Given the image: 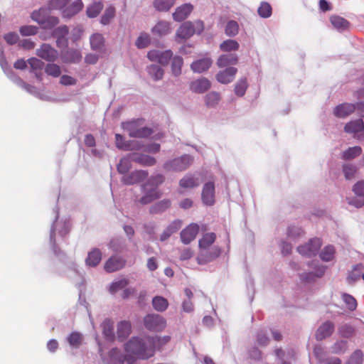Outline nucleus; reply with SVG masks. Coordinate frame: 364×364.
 Here are the masks:
<instances>
[{"label":"nucleus","instance_id":"1a4fd4ad","mask_svg":"<svg viewBox=\"0 0 364 364\" xmlns=\"http://www.w3.org/2000/svg\"><path fill=\"white\" fill-rule=\"evenodd\" d=\"M221 249L218 246L207 247L205 250H199L197 257V262L199 264H205L213 262L221 255Z\"/></svg>","mask_w":364,"mask_h":364},{"label":"nucleus","instance_id":"aec40b11","mask_svg":"<svg viewBox=\"0 0 364 364\" xmlns=\"http://www.w3.org/2000/svg\"><path fill=\"white\" fill-rule=\"evenodd\" d=\"M353 193L360 198L349 201V204L353 205L356 208H360L364 205V180L358 181L353 186Z\"/></svg>","mask_w":364,"mask_h":364},{"label":"nucleus","instance_id":"ddd939ff","mask_svg":"<svg viewBox=\"0 0 364 364\" xmlns=\"http://www.w3.org/2000/svg\"><path fill=\"white\" fill-rule=\"evenodd\" d=\"M36 55L48 62H54L58 58V50L48 43H43L36 50Z\"/></svg>","mask_w":364,"mask_h":364},{"label":"nucleus","instance_id":"f257e3e1","mask_svg":"<svg viewBox=\"0 0 364 364\" xmlns=\"http://www.w3.org/2000/svg\"><path fill=\"white\" fill-rule=\"evenodd\" d=\"M149 336H134L124 345L125 354L114 348L109 352L111 361L114 364H135L138 359L147 360L154 355V347Z\"/></svg>","mask_w":364,"mask_h":364},{"label":"nucleus","instance_id":"bb28decb","mask_svg":"<svg viewBox=\"0 0 364 364\" xmlns=\"http://www.w3.org/2000/svg\"><path fill=\"white\" fill-rule=\"evenodd\" d=\"M132 333V325L129 321H122L117 324V337L123 341L126 339Z\"/></svg>","mask_w":364,"mask_h":364},{"label":"nucleus","instance_id":"864d4df0","mask_svg":"<svg viewBox=\"0 0 364 364\" xmlns=\"http://www.w3.org/2000/svg\"><path fill=\"white\" fill-rule=\"evenodd\" d=\"M364 267L362 264H358L354 267L353 271L348 277L349 282H354L360 279L362 275Z\"/></svg>","mask_w":364,"mask_h":364},{"label":"nucleus","instance_id":"39448f33","mask_svg":"<svg viewBox=\"0 0 364 364\" xmlns=\"http://www.w3.org/2000/svg\"><path fill=\"white\" fill-rule=\"evenodd\" d=\"M122 127L129 132V136H149L152 134L151 129L144 126L141 119L122 122Z\"/></svg>","mask_w":364,"mask_h":364},{"label":"nucleus","instance_id":"ea45409f","mask_svg":"<svg viewBox=\"0 0 364 364\" xmlns=\"http://www.w3.org/2000/svg\"><path fill=\"white\" fill-rule=\"evenodd\" d=\"M59 23V18L56 16H50L48 14L46 18L41 23V26L43 29H54L55 27Z\"/></svg>","mask_w":364,"mask_h":364},{"label":"nucleus","instance_id":"69168bd1","mask_svg":"<svg viewBox=\"0 0 364 364\" xmlns=\"http://www.w3.org/2000/svg\"><path fill=\"white\" fill-rule=\"evenodd\" d=\"M150 43V37L147 33H142L136 41V46L138 48H144Z\"/></svg>","mask_w":364,"mask_h":364},{"label":"nucleus","instance_id":"de8ad7c7","mask_svg":"<svg viewBox=\"0 0 364 364\" xmlns=\"http://www.w3.org/2000/svg\"><path fill=\"white\" fill-rule=\"evenodd\" d=\"M129 284V281L127 279H122L117 282H112L109 287V291L111 294H114L119 290L124 289Z\"/></svg>","mask_w":364,"mask_h":364},{"label":"nucleus","instance_id":"5fc2aeb1","mask_svg":"<svg viewBox=\"0 0 364 364\" xmlns=\"http://www.w3.org/2000/svg\"><path fill=\"white\" fill-rule=\"evenodd\" d=\"M363 361V353L360 350H355L350 356L346 364H362Z\"/></svg>","mask_w":364,"mask_h":364},{"label":"nucleus","instance_id":"b1692460","mask_svg":"<svg viewBox=\"0 0 364 364\" xmlns=\"http://www.w3.org/2000/svg\"><path fill=\"white\" fill-rule=\"evenodd\" d=\"M192 10L193 6L191 4H184L176 9L173 18L176 21H181L188 17Z\"/></svg>","mask_w":364,"mask_h":364},{"label":"nucleus","instance_id":"3c124183","mask_svg":"<svg viewBox=\"0 0 364 364\" xmlns=\"http://www.w3.org/2000/svg\"><path fill=\"white\" fill-rule=\"evenodd\" d=\"M45 72L47 75L54 77H58L61 74L60 66L54 63L47 64L45 68Z\"/></svg>","mask_w":364,"mask_h":364},{"label":"nucleus","instance_id":"7ed1b4c3","mask_svg":"<svg viewBox=\"0 0 364 364\" xmlns=\"http://www.w3.org/2000/svg\"><path fill=\"white\" fill-rule=\"evenodd\" d=\"M70 0H50L49 6L51 9L61 11L62 16L70 18L83 9L84 4L81 0H75L70 4Z\"/></svg>","mask_w":364,"mask_h":364},{"label":"nucleus","instance_id":"cd10ccee","mask_svg":"<svg viewBox=\"0 0 364 364\" xmlns=\"http://www.w3.org/2000/svg\"><path fill=\"white\" fill-rule=\"evenodd\" d=\"M344 130L349 134H357L364 130V123L360 119L350 121L345 125Z\"/></svg>","mask_w":364,"mask_h":364},{"label":"nucleus","instance_id":"412c9836","mask_svg":"<svg viewBox=\"0 0 364 364\" xmlns=\"http://www.w3.org/2000/svg\"><path fill=\"white\" fill-rule=\"evenodd\" d=\"M355 105L352 103H343L336 106L333 109V114L339 118H345L353 113Z\"/></svg>","mask_w":364,"mask_h":364},{"label":"nucleus","instance_id":"dca6fc26","mask_svg":"<svg viewBox=\"0 0 364 364\" xmlns=\"http://www.w3.org/2000/svg\"><path fill=\"white\" fill-rule=\"evenodd\" d=\"M335 329L334 323L332 321H327L323 323L316 330L315 337L318 341H322L330 337Z\"/></svg>","mask_w":364,"mask_h":364},{"label":"nucleus","instance_id":"423d86ee","mask_svg":"<svg viewBox=\"0 0 364 364\" xmlns=\"http://www.w3.org/2000/svg\"><path fill=\"white\" fill-rule=\"evenodd\" d=\"M203 28V23L200 21H196L194 24L191 21L185 22L177 30L176 39H188L195 33H200Z\"/></svg>","mask_w":364,"mask_h":364},{"label":"nucleus","instance_id":"6e6552de","mask_svg":"<svg viewBox=\"0 0 364 364\" xmlns=\"http://www.w3.org/2000/svg\"><path fill=\"white\" fill-rule=\"evenodd\" d=\"M144 325L149 331L159 332L166 328V321L161 315L151 314L144 318Z\"/></svg>","mask_w":364,"mask_h":364},{"label":"nucleus","instance_id":"79ce46f5","mask_svg":"<svg viewBox=\"0 0 364 364\" xmlns=\"http://www.w3.org/2000/svg\"><path fill=\"white\" fill-rule=\"evenodd\" d=\"M326 267L324 266H320L316 269L315 273H309L301 275V279L305 282H310L314 280L315 277H321L325 273Z\"/></svg>","mask_w":364,"mask_h":364},{"label":"nucleus","instance_id":"6ab92c4d","mask_svg":"<svg viewBox=\"0 0 364 364\" xmlns=\"http://www.w3.org/2000/svg\"><path fill=\"white\" fill-rule=\"evenodd\" d=\"M237 72V68L229 67L223 70L219 71L215 77L219 82L222 84H228L234 80Z\"/></svg>","mask_w":364,"mask_h":364},{"label":"nucleus","instance_id":"f03ea898","mask_svg":"<svg viewBox=\"0 0 364 364\" xmlns=\"http://www.w3.org/2000/svg\"><path fill=\"white\" fill-rule=\"evenodd\" d=\"M164 181V176L161 174H157L151 176L146 183L142 186V190L144 196H142L139 203L146 205L151 203L161 197V194L158 190V186Z\"/></svg>","mask_w":364,"mask_h":364},{"label":"nucleus","instance_id":"a211bd4d","mask_svg":"<svg viewBox=\"0 0 364 364\" xmlns=\"http://www.w3.org/2000/svg\"><path fill=\"white\" fill-rule=\"evenodd\" d=\"M202 200L207 205H212L215 203V186L213 182L206 183L203 186Z\"/></svg>","mask_w":364,"mask_h":364},{"label":"nucleus","instance_id":"680f3d73","mask_svg":"<svg viewBox=\"0 0 364 364\" xmlns=\"http://www.w3.org/2000/svg\"><path fill=\"white\" fill-rule=\"evenodd\" d=\"M115 15V9L113 6L108 7L101 18V23L108 24Z\"/></svg>","mask_w":364,"mask_h":364},{"label":"nucleus","instance_id":"338daca9","mask_svg":"<svg viewBox=\"0 0 364 364\" xmlns=\"http://www.w3.org/2000/svg\"><path fill=\"white\" fill-rule=\"evenodd\" d=\"M68 341L70 346L78 347L82 343V336L80 333L73 332L68 338Z\"/></svg>","mask_w":364,"mask_h":364},{"label":"nucleus","instance_id":"473e14b6","mask_svg":"<svg viewBox=\"0 0 364 364\" xmlns=\"http://www.w3.org/2000/svg\"><path fill=\"white\" fill-rule=\"evenodd\" d=\"M146 70L154 81L161 80L164 75V69L158 65H151L146 68Z\"/></svg>","mask_w":364,"mask_h":364},{"label":"nucleus","instance_id":"4468645a","mask_svg":"<svg viewBox=\"0 0 364 364\" xmlns=\"http://www.w3.org/2000/svg\"><path fill=\"white\" fill-rule=\"evenodd\" d=\"M149 173L144 170H137L125 174L122 178V182L124 185L130 186L140 183L148 177Z\"/></svg>","mask_w":364,"mask_h":364},{"label":"nucleus","instance_id":"4be33fe9","mask_svg":"<svg viewBox=\"0 0 364 364\" xmlns=\"http://www.w3.org/2000/svg\"><path fill=\"white\" fill-rule=\"evenodd\" d=\"M210 85L211 83L209 80L205 77H200L191 82L190 89L196 93H203L210 87Z\"/></svg>","mask_w":364,"mask_h":364},{"label":"nucleus","instance_id":"a878e982","mask_svg":"<svg viewBox=\"0 0 364 364\" xmlns=\"http://www.w3.org/2000/svg\"><path fill=\"white\" fill-rule=\"evenodd\" d=\"M131 160L142 166H151L156 164V159L145 154H132L130 155Z\"/></svg>","mask_w":364,"mask_h":364},{"label":"nucleus","instance_id":"9b49d317","mask_svg":"<svg viewBox=\"0 0 364 364\" xmlns=\"http://www.w3.org/2000/svg\"><path fill=\"white\" fill-rule=\"evenodd\" d=\"M321 246V241L318 238H313L304 245L299 246L297 250L299 254L306 257L316 255Z\"/></svg>","mask_w":364,"mask_h":364},{"label":"nucleus","instance_id":"4c0bfd02","mask_svg":"<svg viewBox=\"0 0 364 364\" xmlns=\"http://www.w3.org/2000/svg\"><path fill=\"white\" fill-rule=\"evenodd\" d=\"M152 305L156 311L163 312L167 309L168 302L166 299L157 296L152 299Z\"/></svg>","mask_w":364,"mask_h":364},{"label":"nucleus","instance_id":"9d476101","mask_svg":"<svg viewBox=\"0 0 364 364\" xmlns=\"http://www.w3.org/2000/svg\"><path fill=\"white\" fill-rule=\"evenodd\" d=\"M69 33V28L65 25H62L55 28L52 33L51 36L56 38V46L58 48H66L68 45V39L67 36Z\"/></svg>","mask_w":364,"mask_h":364},{"label":"nucleus","instance_id":"c03bdc74","mask_svg":"<svg viewBox=\"0 0 364 364\" xmlns=\"http://www.w3.org/2000/svg\"><path fill=\"white\" fill-rule=\"evenodd\" d=\"M183 64V58L180 56H175L173 58L171 62V71L175 76H178L181 74V68Z\"/></svg>","mask_w":364,"mask_h":364},{"label":"nucleus","instance_id":"7c9ffc66","mask_svg":"<svg viewBox=\"0 0 364 364\" xmlns=\"http://www.w3.org/2000/svg\"><path fill=\"white\" fill-rule=\"evenodd\" d=\"M102 259V252L98 248L92 249L86 259V264L90 267H96Z\"/></svg>","mask_w":364,"mask_h":364},{"label":"nucleus","instance_id":"0e129e2a","mask_svg":"<svg viewBox=\"0 0 364 364\" xmlns=\"http://www.w3.org/2000/svg\"><path fill=\"white\" fill-rule=\"evenodd\" d=\"M38 28L36 26L26 25L19 28L20 33L23 36H33L38 33Z\"/></svg>","mask_w":364,"mask_h":364},{"label":"nucleus","instance_id":"a18cd8bd","mask_svg":"<svg viewBox=\"0 0 364 364\" xmlns=\"http://www.w3.org/2000/svg\"><path fill=\"white\" fill-rule=\"evenodd\" d=\"M171 206V200L168 199H165L159 201V203H156L154 205H153L150 211L152 213H161L166 209H168Z\"/></svg>","mask_w":364,"mask_h":364},{"label":"nucleus","instance_id":"a19ab883","mask_svg":"<svg viewBox=\"0 0 364 364\" xmlns=\"http://www.w3.org/2000/svg\"><path fill=\"white\" fill-rule=\"evenodd\" d=\"M239 43L232 39H228L226 41H224L220 45V48L222 51L224 52H230V51H235L237 50L239 48Z\"/></svg>","mask_w":364,"mask_h":364},{"label":"nucleus","instance_id":"c756f323","mask_svg":"<svg viewBox=\"0 0 364 364\" xmlns=\"http://www.w3.org/2000/svg\"><path fill=\"white\" fill-rule=\"evenodd\" d=\"M216 240V235L214 232L204 234L198 241L199 250H205L212 247Z\"/></svg>","mask_w":364,"mask_h":364},{"label":"nucleus","instance_id":"393cba45","mask_svg":"<svg viewBox=\"0 0 364 364\" xmlns=\"http://www.w3.org/2000/svg\"><path fill=\"white\" fill-rule=\"evenodd\" d=\"M237 62L238 57L236 54H223L218 58L217 60V65L219 68H225L229 65H236Z\"/></svg>","mask_w":364,"mask_h":364},{"label":"nucleus","instance_id":"37998d69","mask_svg":"<svg viewBox=\"0 0 364 364\" xmlns=\"http://www.w3.org/2000/svg\"><path fill=\"white\" fill-rule=\"evenodd\" d=\"M103 9V4L101 2H95L87 8V15L90 18H95L98 16Z\"/></svg>","mask_w":364,"mask_h":364},{"label":"nucleus","instance_id":"2f4dec72","mask_svg":"<svg viewBox=\"0 0 364 364\" xmlns=\"http://www.w3.org/2000/svg\"><path fill=\"white\" fill-rule=\"evenodd\" d=\"M154 35L162 36H166L170 32L169 23L164 21H159L151 29Z\"/></svg>","mask_w":364,"mask_h":364},{"label":"nucleus","instance_id":"052dcab7","mask_svg":"<svg viewBox=\"0 0 364 364\" xmlns=\"http://www.w3.org/2000/svg\"><path fill=\"white\" fill-rule=\"evenodd\" d=\"M48 16L47 11L44 9H40L38 11H34L31 14V18L37 22L39 25L43 22V21Z\"/></svg>","mask_w":364,"mask_h":364},{"label":"nucleus","instance_id":"09e8293b","mask_svg":"<svg viewBox=\"0 0 364 364\" xmlns=\"http://www.w3.org/2000/svg\"><path fill=\"white\" fill-rule=\"evenodd\" d=\"M132 167L131 160L128 158H123L117 164V168L119 173L125 175Z\"/></svg>","mask_w":364,"mask_h":364},{"label":"nucleus","instance_id":"e433bc0d","mask_svg":"<svg viewBox=\"0 0 364 364\" xmlns=\"http://www.w3.org/2000/svg\"><path fill=\"white\" fill-rule=\"evenodd\" d=\"M150 340H151V343L152 346L154 347V350L156 349H161L164 345L168 343L171 340V336H164L162 337L160 336H149Z\"/></svg>","mask_w":364,"mask_h":364},{"label":"nucleus","instance_id":"6e6d98bb","mask_svg":"<svg viewBox=\"0 0 364 364\" xmlns=\"http://www.w3.org/2000/svg\"><path fill=\"white\" fill-rule=\"evenodd\" d=\"M362 152V149L360 146H353L348 148L343 154V158L344 159H351L359 156Z\"/></svg>","mask_w":364,"mask_h":364},{"label":"nucleus","instance_id":"0eeeda50","mask_svg":"<svg viewBox=\"0 0 364 364\" xmlns=\"http://www.w3.org/2000/svg\"><path fill=\"white\" fill-rule=\"evenodd\" d=\"M193 162V158L188 154H185L167 161L164 164V168L167 171H183L187 169Z\"/></svg>","mask_w":364,"mask_h":364},{"label":"nucleus","instance_id":"f3484780","mask_svg":"<svg viewBox=\"0 0 364 364\" xmlns=\"http://www.w3.org/2000/svg\"><path fill=\"white\" fill-rule=\"evenodd\" d=\"M126 264V260L121 257L112 256L105 264L104 269L111 273L122 269Z\"/></svg>","mask_w":364,"mask_h":364},{"label":"nucleus","instance_id":"f704fd0d","mask_svg":"<svg viewBox=\"0 0 364 364\" xmlns=\"http://www.w3.org/2000/svg\"><path fill=\"white\" fill-rule=\"evenodd\" d=\"M330 20L333 27L338 31H345L349 27V22L341 16H333L331 17Z\"/></svg>","mask_w":364,"mask_h":364},{"label":"nucleus","instance_id":"c85d7f7f","mask_svg":"<svg viewBox=\"0 0 364 364\" xmlns=\"http://www.w3.org/2000/svg\"><path fill=\"white\" fill-rule=\"evenodd\" d=\"M179 185L183 188H193L198 186L200 182L193 175L188 173L180 180Z\"/></svg>","mask_w":364,"mask_h":364},{"label":"nucleus","instance_id":"603ef678","mask_svg":"<svg viewBox=\"0 0 364 364\" xmlns=\"http://www.w3.org/2000/svg\"><path fill=\"white\" fill-rule=\"evenodd\" d=\"M342 299L348 310L351 311L355 310L357 307V301L353 296L344 293L342 294Z\"/></svg>","mask_w":364,"mask_h":364},{"label":"nucleus","instance_id":"8fccbe9b","mask_svg":"<svg viewBox=\"0 0 364 364\" xmlns=\"http://www.w3.org/2000/svg\"><path fill=\"white\" fill-rule=\"evenodd\" d=\"M335 249L332 245L326 246L321 252L320 257L322 260L328 262L334 257Z\"/></svg>","mask_w":364,"mask_h":364},{"label":"nucleus","instance_id":"72a5a7b5","mask_svg":"<svg viewBox=\"0 0 364 364\" xmlns=\"http://www.w3.org/2000/svg\"><path fill=\"white\" fill-rule=\"evenodd\" d=\"M90 46L92 50H100L105 46V38L100 33H94L90 38Z\"/></svg>","mask_w":364,"mask_h":364},{"label":"nucleus","instance_id":"c9c22d12","mask_svg":"<svg viewBox=\"0 0 364 364\" xmlns=\"http://www.w3.org/2000/svg\"><path fill=\"white\" fill-rule=\"evenodd\" d=\"M102 333L106 339L113 340L114 338L113 322L106 319L102 323Z\"/></svg>","mask_w":364,"mask_h":364},{"label":"nucleus","instance_id":"774afa93","mask_svg":"<svg viewBox=\"0 0 364 364\" xmlns=\"http://www.w3.org/2000/svg\"><path fill=\"white\" fill-rule=\"evenodd\" d=\"M31 69L33 71L41 70L44 67V63L36 58H31L28 60Z\"/></svg>","mask_w":364,"mask_h":364},{"label":"nucleus","instance_id":"bf43d9fd","mask_svg":"<svg viewBox=\"0 0 364 364\" xmlns=\"http://www.w3.org/2000/svg\"><path fill=\"white\" fill-rule=\"evenodd\" d=\"M239 26L235 21H230L225 27V33L229 36H235L238 33Z\"/></svg>","mask_w":364,"mask_h":364},{"label":"nucleus","instance_id":"f8f14e48","mask_svg":"<svg viewBox=\"0 0 364 364\" xmlns=\"http://www.w3.org/2000/svg\"><path fill=\"white\" fill-rule=\"evenodd\" d=\"M172 56L173 53L171 50H166L163 52L157 50H151L147 53V58L151 61L158 62L162 65H168Z\"/></svg>","mask_w":364,"mask_h":364},{"label":"nucleus","instance_id":"58836bf2","mask_svg":"<svg viewBox=\"0 0 364 364\" xmlns=\"http://www.w3.org/2000/svg\"><path fill=\"white\" fill-rule=\"evenodd\" d=\"M176 0H155L154 6L159 11H168L175 4Z\"/></svg>","mask_w":364,"mask_h":364},{"label":"nucleus","instance_id":"4d7b16f0","mask_svg":"<svg viewBox=\"0 0 364 364\" xmlns=\"http://www.w3.org/2000/svg\"><path fill=\"white\" fill-rule=\"evenodd\" d=\"M257 12L262 18H268L272 14V6L267 2H262L257 9Z\"/></svg>","mask_w":364,"mask_h":364},{"label":"nucleus","instance_id":"2eb2a0df","mask_svg":"<svg viewBox=\"0 0 364 364\" xmlns=\"http://www.w3.org/2000/svg\"><path fill=\"white\" fill-rule=\"evenodd\" d=\"M199 231V226L196 223H191L181 232V239L183 243L189 244L193 241Z\"/></svg>","mask_w":364,"mask_h":364},{"label":"nucleus","instance_id":"49530a36","mask_svg":"<svg viewBox=\"0 0 364 364\" xmlns=\"http://www.w3.org/2000/svg\"><path fill=\"white\" fill-rule=\"evenodd\" d=\"M343 171L345 178L347 180H350L355 177V176L358 171V168L354 164H345L343 166Z\"/></svg>","mask_w":364,"mask_h":364},{"label":"nucleus","instance_id":"5701e85b","mask_svg":"<svg viewBox=\"0 0 364 364\" xmlns=\"http://www.w3.org/2000/svg\"><path fill=\"white\" fill-rule=\"evenodd\" d=\"M212 65V60L210 58H204L193 62L191 68L194 73H200L206 71Z\"/></svg>","mask_w":364,"mask_h":364},{"label":"nucleus","instance_id":"e2e57ef3","mask_svg":"<svg viewBox=\"0 0 364 364\" xmlns=\"http://www.w3.org/2000/svg\"><path fill=\"white\" fill-rule=\"evenodd\" d=\"M220 99V95L218 92H211L205 95V103L209 107H213L219 102Z\"/></svg>","mask_w":364,"mask_h":364},{"label":"nucleus","instance_id":"20e7f679","mask_svg":"<svg viewBox=\"0 0 364 364\" xmlns=\"http://www.w3.org/2000/svg\"><path fill=\"white\" fill-rule=\"evenodd\" d=\"M116 146L119 149L123 151L143 150L147 152L156 153L160 149L159 144L142 145L135 139H127V138H116Z\"/></svg>","mask_w":364,"mask_h":364},{"label":"nucleus","instance_id":"13d9d810","mask_svg":"<svg viewBox=\"0 0 364 364\" xmlns=\"http://www.w3.org/2000/svg\"><path fill=\"white\" fill-rule=\"evenodd\" d=\"M247 88V82L246 78H241L235 85V93L239 96L242 97L245 95L246 90Z\"/></svg>","mask_w":364,"mask_h":364}]
</instances>
